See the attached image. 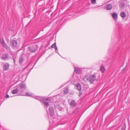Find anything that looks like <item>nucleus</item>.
<instances>
[{
    "instance_id": "11",
    "label": "nucleus",
    "mask_w": 130,
    "mask_h": 130,
    "mask_svg": "<svg viewBox=\"0 0 130 130\" xmlns=\"http://www.w3.org/2000/svg\"><path fill=\"white\" fill-rule=\"evenodd\" d=\"M75 86L77 88V89L79 91L81 90V86L79 84H77L75 85Z\"/></svg>"
},
{
    "instance_id": "16",
    "label": "nucleus",
    "mask_w": 130,
    "mask_h": 130,
    "mask_svg": "<svg viewBox=\"0 0 130 130\" xmlns=\"http://www.w3.org/2000/svg\"><path fill=\"white\" fill-rule=\"evenodd\" d=\"M51 47L52 48H54L56 50H57V48L56 46V43L55 42L54 44H52Z\"/></svg>"
},
{
    "instance_id": "18",
    "label": "nucleus",
    "mask_w": 130,
    "mask_h": 130,
    "mask_svg": "<svg viewBox=\"0 0 130 130\" xmlns=\"http://www.w3.org/2000/svg\"><path fill=\"white\" fill-rule=\"evenodd\" d=\"M3 45L4 47H5L6 48L7 50H9V47L6 45V44L5 43L4 41V40H3Z\"/></svg>"
},
{
    "instance_id": "13",
    "label": "nucleus",
    "mask_w": 130,
    "mask_h": 130,
    "mask_svg": "<svg viewBox=\"0 0 130 130\" xmlns=\"http://www.w3.org/2000/svg\"><path fill=\"white\" fill-rule=\"evenodd\" d=\"M18 92V89L17 88L13 89L12 91V93L13 94H15L17 93Z\"/></svg>"
},
{
    "instance_id": "23",
    "label": "nucleus",
    "mask_w": 130,
    "mask_h": 130,
    "mask_svg": "<svg viewBox=\"0 0 130 130\" xmlns=\"http://www.w3.org/2000/svg\"><path fill=\"white\" fill-rule=\"evenodd\" d=\"M91 3L92 4H95L96 3V0H91Z\"/></svg>"
},
{
    "instance_id": "9",
    "label": "nucleus",
    "mask_w": 130,
    "mask_h": 130,
    "mask_svg": "<svg viewBox=\"0 0 130 130\" xmlns=\"http://www.w3.org/2000/svg\"><path fill=\"white\" fill-rule=\"evenodd\" d=\"M70 105L72 107H74L76 105V103L74 100H72L70 104Z\"/></svg>"
},
{
    "instance_id": "22",
    "label": "nucleus",
    "mask_w": 130,
    "mask_h": 130,
    "mask_svg": "<svg viewBox=\"0 0 130 130\" xmlns=\"http://www.w3.org/2000/svg\"><path fill=\"white\" fill-rule=\"evenodd\" d=\"M126 128V126L125 125H123L122 127L121 130H125Z\"/></svg>"
},
{
    "instance_id": "14",
    "label": "nucleus",
    "mask_w": 130,
    "mask_h": 130,
    "mask_svg": "<svg viewBox=\"0 0 130 130\" xmlns=\"http://www.w3.org/2000/svg\"><path fill=\"white\" fill-rule=\"evenodd\" d=\"M20 85L21 88L24 89L26 88V86L25 84L22 83Z\"/></svg>"
},
{
    "instance_id": "26",
    "label": "nucleus",
    "mask_w": 130,
    "mask_h": 130,
    "mask_svg": "<svg viewBox=\"0 0 130 130\" xmlns=\"http://www.w3.org/2000/svg\"><path fill=\"white\" fill-rule=\"evenodd\" d=\"M9 97V95L8 94H6V95L5 97L6 98H7Z\"/></svg>"
},
{
    "instance_id": "27",
    "label": "nucleus",
    "mask_w": 130,
    "mask_h": 130,
    "mask_svg": "<svg viewBox=\"0 0 130 130\" xmlns=\"http://www.w3.org/2000/svg\"><path fill=\"white\" fill-rule=\"evenodd\" d=\"M13 60L14 63H15V60L14 58H13Z\"/></svg>"
},
{
    "instance_id": "6",
    "label": "nucleus",
    "mask_w": 130,
    "mask_h": 130,
    "mask_svg": "<svg viewBox=\"0 0 130 130\" xmlns=\"http://www.w3.org/2000/svg\"><path fill=\"white\" fill-rule=\"evenodd\" d=\"M9 65L7 63H6L4 65L3 68V69L4 71H6L8 70L9 67Z\"/></svg>"
},
{
    "instance_id": "3",
    "label": "nucleus",
    "mask_w": 130,
    "mask_h": 130,
    "mask_svg": "<svg viewBox=\"0 0 130 130\" xmlns=\"http://www.w3.org/2000/svg\"><path fill=\"white\" fill-rule=\"evenodd\" d=\"M37 48L38 47L36 45H34L33 46H30L28 47L29 51L31 53L35 52Z\"/></svg>"
},
{
    "instance_id": "15",
    "label": "nucleus",
    "mask_w": 130,
    "mask_h": 130,
    "mask_svg": "<svg viewBox=\"0 0 130 130\" xmlns=\"http://www.w3.org/2000/svg\"><path fill=\"white\" fill-rule=\"evenodd\" d=\"M69 91L68 88L66 87L64 89L63 93L64 94H67L69 93Z\"/></svg>"
},
{
    "instance_id": "21",
    "label": "nucleus",
    "mask_w": 130,
    "mask_h": 130,
    "mask_svg": "<svg viewBox=\"0 0 130 130\" xmlns=\"http://www.w3.org/2000/svg\"><path fill=\"white\" fill-rule=\"evenodd\" d=\"M100 70L102 72H104L105 71V69L103 66H102L100 68Z\"/></svg>"
},
{
    "instance_id": "25",
    "label": "nucleus",
    "mask_w": 130,
    "mask_h": 130,
    "mask_svg": "<svg viewBox=\"0 0 130 130\" xmlns=\"http://www.w3.org/2000/svg\"><path fill=\"white\" fill-rule=\"evenodd\" d=\"M25 94L27 96H30L31 95V94H30L28 92H26Z\"/></svg>"
},
{
    "instance_id": "12",
    "label": "nucleus",
    "mask_w": 130,
    "mask_h": 130,
    "mask_svg": "<svg viewBox=\"0 0 130 130\" xmlns=\"http://www.w3.org/2000/svg\"><path fill=\"white\" fill-rule=\"evenodd\" d=\"M120 15L123 18H125L126 16V13L124 11L120 13Z\"/></svg>"
},
{
    "instance_id": "4",
    "label": "nucleus",
    "mask_w": 130,
    "mask_h": 130,
    "mask_svg": "<svg viewBox=\"0 0 130 130\" xmlns=\"http://www.w3.org/2000/svg\"><path fill=\"white\" fill-rule=\"evenodd\" d=\"M123 1H126V0H121L120 2V4H119V7L121 9L124 8L125 5V3Z\"/></svg>"
},
{
    "instance_id": "20",
    "label": "nucleus",
    "mask_w": 130,
    "mask_h": 130,
    "mask_svg": "<svg viewBox=\"0 0 130 130\" xmlns=\"http://www.w3.org/2000/svg\"><path fill=\"white\" fill-rule=\"evenodd\" d=\"M23 61V58L20 57L19 59V62L20 63H21Z\"/></svg>"
},
{
    "instance_id": "24",
    "label": "nucleus",
    "mask_w": 130,
    "mask_h": 130,
    "mask_svg": "<svg viewBox=\"0 0 130 130\" xmlns=\"http://www.w3.org/2000/svg\"><path fill=\"white\" fill-rule=\"evenodd\" d=\"M126 67L124 68L122 70V73H124L125 72V71H126Z\"/></svg>"
},
{
    "instance_id": "8",
    "label": "nucleus",
    "mask_w": 130,
    "mask_h": 130,
    "mask_svg": "<svg viewBox=\"0 0 130 130\" xmlns=\"http://www.w3.org/2000/svg\"><path fill=\"white\" fill-rule=\"evenodd\" d=\"M8 56L9 55L8 54H4L2 57L1 59L4 60H6L7 59Z\"/></svg>"
},
{
    "instance_id": "7",
    "label": "nucleus",
    "mask_w": 130,
    "mask_h": 130,
    "mask_svg": "<svg viewBox=\"0 0 130 130\" xmlns=\"http://www.w3.org/2000/svg\"><path fill=\"white\" fill-rule=\"evenodd\" d=\"M49 110L50 115L51 116H53L54 115V112L53 108L51 107H50L49 108Z\"/></svg>"
},
{
    "instance_id": "10",
    "label": "nucleus",
    "mask_w": 130,
    "mask_h": 130,
    "mask_svg": "<svg viewBox=\"0 0 130 130\" xmlns=\"http://www.w3.org/2000/svg\"><path fill=\"white\" fill-rule=\"evenodd\" d=\"M112 8V7L111 4H107L106 6V8L107 10H110Z\"/></svg>"
},
{
    "instance_id": "19",
    "label": "nucleus",
    "mask_w": 130,
    "mask_h": 130,
    "mask_svg": "<svg viewBox=\"0 0 130 130\" xmlns=\"http://www.w3.org/2000/svg\"><path fill=\"white\" fill-rule=\"evenodd\" d=\"M112 17L114 19H117V15L115 13H113L112 14Z\"/></svg>"
},
{
    "instance_id": "1",
    "label": "nucleus",
    "mask_w": 130,
    "mask_h": 130,
    "mask_svg": "<svg viewBox=\"0 0 130 130\" xmlns=\"http://www.w3.org/2000/svg\"><path fill=\"white\" fill-rule=\"evenodd\" d=\"M40 102H42L44 105L46 106H48L49 104V103L51 101L50 99L48 98H42L40 99H39Z\"/></svg>"
},
{
    "instance_id": "2",
    "label": "nucleus",
    "mask_w": 130,
    "mask_h": 130,
    "mask_svg": "<svg viewBox=\"0 0 130 130\" xmlns=\"http://www.w3.org/2000/svg\"><path fill=\"white\" fill-rule=\"evenodd\" d=\"M87 80L91 84H92L93 82L96 79V76L95 75H91L87 78Z\"/></svg>"
},
{
    "instance_id": "5",
    "label": "nucleus",
    "mask_w": 130,
    "mask_h": 130,
    "mask_svg": "<svg viewBox=\"0 0 130 130\" xmlns=\"http://www.w3.org/2000/svg\"><path fill=\"white\" fill-rule=\"evenodd\" d=\"M17 44V42L16 41L13 40L11 42L10 44L12 47L14 48L16 47Z\"/></svg>"
},
{
    "instance_id": "17",
    "label": "nucleus",
    "mask_w": 130,
    "mask_h": 130,
    "mask_svg": "<svg viewBox=\"0 0 130 130\" xmlns=\"http://www.w3.org/2000/svg\"><path fill=\"white\" fill-rule=\"evenodd\" d=\"M74 71H75L76 73L77 74L79 73L80 72V70L78 68H75Z\"/></svg>"
}]
</instances>
